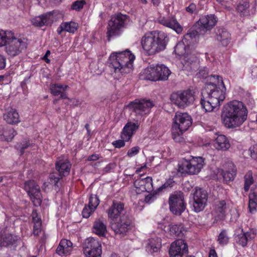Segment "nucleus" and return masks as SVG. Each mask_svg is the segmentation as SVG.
<instances>
[{"label":"nucleus","mask_w":257,"mask_h":257,"mask_svg":"<svg viewBox=\"0 0 257 257\" xmlns=\"http://www.w3.org/2000/svg\"><path fill=\"white\" fill-rule=\"evenodd\" d=\"M209 82L206 84L205 90L207 96L202 95L200 104L206 111L210 112L220 105L225 98L226 88L222 78L218 75H211L208 77ZM203 95V92L202 93Z\"/></svg>","instance_id":"f257e3e1"},{"label":"nucleus","mask_w":257,"mask_h":257,"mask_svg":"<svg viewBox=\"0 0 257 257\" xmlns=\"http://www.w3.org/2000/svg\"><path fill=\"white\" fill-rule=\"evenodd\" d=\"M221 116L226 127L234 128L241 125L246 120L247 111L242 102L233 100L224 107Z\"/></svg>","instance_id":"f03ea898"},{"label":"nucleus","mask_w":257,"mask_h":257,"mask_svg":"<svg viewBox=\"0 0 257 257\" xmlns=\"http://www.w3.org/2000/svg\"><path fill=\"white\" fill-rule=\"evenodd\" d=\"M169 38L164 32L146 34L141 40L142 47L148 56H152L160 53L166 48Z\"/></svg>","instance_id":"7ed1b4c3"},{"label":"nucleus","mask_w":257,"mask_h":257,"mask_svg":"<svg viewBox=\"0 0 257 257\" xmlns=\"http://www.w3.org/2000/svg\"><path fill=\"white\" fill-rule=\"evenodd\" d=\"M135 55L128 50L122 52L112 53L109 58L110 66L115 73L128 74L133 69Z\"/></svg>","instance_id":"20e7f679"},{"label":"nucleus","mask_w":257,"mask_h":257,"mask_svg":"<svg viewBox=\"0 0 257 257\" xmlns=\"http://www.w3.org/2000/svg\"><path fill=\"white\" fill-rule=\"evenodd\" d=\"M128 22L129 17L126 15L119 13L112 16L107 27L108 41H109L111 37L119 35L121 29L124 28Z\"/></svg>","instance_id":"39448f33"},{"label":"nucleus","mask_w":257,"mask_h":257,"mask_svg":"<svg viewBox=\"0 0 257 257\" xmlns=\"http://www.w3.org/2000/svg\"><path fill=\"white\" fill-rule=\"evenodd\" d=\"M191 158L183 159L179 165L178 170L181 173L195 175L199 173L204 165V159L201 157H191Z\"/></svg>","instance_id":"423d86ee"},{"label":"nucleus","mask_w":257,"mask_h":257,"mask_svg":"<svg viewBox=\"0 0 257 257\" xmlns=\"http://www.w3.org/2000/svg\"><path fill=\"white\" fill-rule=\"evenodd\" d=\"M8 35L9 38L5 45L8 55L14 57L27 49L28 44L25 39L15 37L14 33H9Z\"/></svg>","instance_id":"0eeeda50"},{"label":"nucleus","mask_w":257,"mask_h":257,"mask_svg":"<svg viewBox=\"0 0 257 257\" xmlns=\"http://www.w3.org/2000/svg\"><path fill=\"white\" fill-rule=\"evenodd\" d=\"M168 204L170 210L173 214L181 215L186 208L183 192L175 191L172 193L169 197Z\"/></svg>","instance_id":"6e6552de"},{"label":"nucleus","mask_w":257,"mask_h":257,"mask_svg":"<svg viewBox=\"0 0 257 257\" xmlns=\"http://www.w3.org/2000/svg\"><path fill=\"white\" fill-rule=\"evenodd\" d=\"M140 123L137 121L136 122L128 121L123 127L121 134V140L113 141L112 145L115 148H121L125 146V142L129 141L133 135L139 129Z\"/></svg>","instance_id":"1a4fd4ad"},{"label":"nucleus","mask_w":257,"mask_h":257,"mask_svg":"<svg viewBox=\"0 0 257 257\" xmlns=\"http://www.w3.org/2000/svg\"><path fill=\"white\" fill-rule=\"evenodd\" d=\"M110 227L116 234L123 236L133 228L134 223L130 217L123 215L120 216L118 220L111 221Z\"/></svg>","instance_id":"9d476101"},{"label":"nucleus","mask_w":257,"mask_h":257,"mask_svg":"<svg viewBox=\"0 0 257 257\" xmlns=\"http://www.w3.org/2000/svg\"><path fill=\"white\" fill-rule=\"evenodd\" d=\"M171 101L180 108H184L193 102L194 96L190 90L173 92L170 97Z\"/></svg>","instance_id":"9b49d317"},{"label":"nucleus","mask_w":257,"mask_h":257,"mask_svg":"<svg viewBox=\"0 0 257 257\" xmlns=\"http://www.w3.org/2000/svg\"><path fill=\"white\" fill-rule=\"evenodd\" d=\"M154 106L152 101L147 99H136L128 104V108L139 117L148 115Z\"/></svg>","instance_id":"f8f14e48"},{"label":"nucleus","mask_w":257,"mask_h":257,"mask_svg":"<svg viewBox=\"0 0 257 257\" xmlns=\"http://www.w3.org/2000/svg\"><path fill=\"white\" fill-rule=\"evenodd\" d=\"M192 123V118L187 113L177 112L173 118V129L179 136L187 131Z\"/></svg>","instance_id":"ddd939ff"},{"label":"nucleus","mask_w":257,"mask_h":257,"mask_svg":"<svg viewBox=\"0 0 257 257\" xmlns=\"http://www.w3.org/2000/svg\"><path fill=\"white\" fill-rule=\"evenodd\" d=\"M83 249L86 257H101V243L97 239L93 237L88 238L85 240Z\"/></svg>","instance_id":"4468645a"},{"label":"nucleus","mask_w":257,"mask_h":257,"mask_svg":"<svg viewBox=\"0 0 257 257\" xmlns=\"http://www.w3.org/2000/svg\"><path fill=\"white\" fill-rule=\"evenodd\" d=\"M24 189L27 192L35 206H40L42 195L39 186L34 180H29L25 183Z\"/></svg>","instance_id":"2eb2a0df"},{"label":"nucleus","mask_w":257,"mask_h":257,"mask_svg":"<svg viewBox=\"0 0 257 257\" xmlns=\"http://www.w3.org/2000/svg\"><path fill=\"white\" fill-rule=\"evenodd\" d=\"M208 200L207 192L201 188H196L193 193V206L196 212L202 211L206 205Z\"/></svg>","instance_id":"dca6fc26"},{"label":"nucleus","mask_w":257,"mask_h":257,"mask_svg":"<svg viewBox=\"0 0 257 257\" xmlns=\"http://www.w3.org/2000/svg\"><path fill=\"white\" fill-rule=\"evenodd\" d=\"M217 21V18L214 15L210 14L201 17L196 24L199 32L204 34L212 30Z\"/></svg>","instance_id":"f3484780"},{"label":"nucleus","mask_w":257,"mask_h":257,"mask_svg":"<svg viewBox=\"0 0 257 257\" xmlns=\"http://www.w3.org/2000/svg\"><path fill=\"white\" fill-rule=\"evenodd\" d=\"M188 252L187 244L181 239L172 242L169 251L170 257H182Z\"/></svg>","instance_id":"a211bd4d"},{"label":"nucleus","mask_w":257,"mask_h":257,"mask_svg":"<svg viewBox=\"0 0 257 257\" xmlns=\"http://www.w3.org/2000/svg\"><path fill=\"white\" fill-rule=\"evenodd\" d=\"M230 205L226 200H221L215 202L213 213L216 220H224L229 210Z\"/></svg>","instance_id":"6ab92c4d"},{"label":"nucleus","mask_w":257,"mask_h":257,"mask_svg":"<svg viewBox=\"0 0 257 257\" xmlns=\"http://www.w3.org/2000/svg\"><path fill=\"white\" fill-rule=\"evenodd\" d=\"M134 185L137 194L144 192H150L154 189L152 178L149 176L136 179L134 183Z\"/></svg>","instance_id":"aec40b11"},{"label":"nucleus","mask_w":257,"mask_h":257,"mask_svg":"<svg viewBox=\"0 0 257 257\" xmlns=\"http://www.w3.org/2000/svg\"><path fill=\"white\" fill-rule=\"evenodd\" d=\"M158 22L164 26L172 29L177 34H181L184 30L183 27L179 23L174 17H160Z\"/></svg>","instance_id":"412c9836"},{"label":"nucleus","mask_w":257,"mask_h":257,"mask_svg":"<svg viewBox=\"0 0 257 257\" xmlns=\"http://www.w3.org/2000/svg\"><path fill=\"white\" fill-rule=\"evenodd\" d=\"M100 202L96 195H90L88 203L85 205L82 211L83 217L88 218L95 211Z\"/></svg>","instance_id":"4be33fe9"},{"label":"nucleus","mask_w":257,"mask_h":257,"mask_svg":"<svg viewBox=\"0 0 257 257\" xmlns=\"http://www.w3.org/2000/svg\"><path fill=\"white\" fill-rule=\"evenodd\" d=\"M181 62L183 64L184 70L188 71L195 70L198 66V61L194 54L187 53L181 59Z\"/></svg>","instance_id":"5701e85b"},{"label":"nucleus","mask_w":257,"mask_h":257,"mask_svg":"<svg viewBox=\"0 0 257 257\" xmlns=\"http://www.w3.org/2000/svg\"><path fill=\"white\" fill-rule=\"evenodd\" d=\"M215 40L217 42L218 45L226 47L231 39L230 34L224 28H217L215 31Z\"/></svg>","instance_id":"b1692460"},{"label":"nucleus","mask_w":257,"mask_h":257,"mask_svg":"<svg viewBox=\"0 0 257 257\" xmlns=\"http://www.w3.org/2000/svg\"><path fill=\"white\" fill-rule=\"evenodd\" d=\"M124 210V204L120 201L114 200L112 204L107 210L108 216L111 221L116 220Z\"/></svg>","instance_id":"393cba45"},{"label":"nucleus","mask_w":257,"mask_h":257,"mask_svg":"<svg viewBox=\"0 0 257 257\" xmlns=\"http://www.w3.org/2000/svg\"><path fill=\"white\" fill-rule=\"evenodd\" d=\"M55 167L60 175L66 176L69 174L71 164L67 159L61 156L57 159Z\"/></svg>","instance_id":"a878e982"},{"label":"nucleus","mask_w":257,"mask_h":257,"mask_svg":"<svg viewBox=\"0 0 257 257\" xmlns=\"http://www.w3.org/2000/svg\"><path fill=\"white\" fill-rule=\"evenodd\" d=\"M141 79L156 81L159 80L156 65H152L142 71L140 75Z\"/></svg>","instance_id":"bb28decb"},{"label":"nucleus","mask_w":257,"mask_h":257,"mask_svg":"<svg viewBox=\"0 0 257 257\" xmlns=\"http://www.w3.org/2000/svg\"><path fill=\"white\" fill-rule=\"evenodd\" d=\"M72 242L66 239L61 240L56 250V252L60 255L67 256L69 255L73 249Z\"/></svg>","instance_id":"cd10ccee"},{"label":"nucleus","mask_w":257,"mask_h":257,"mask_svg":"<svg viewBox=\"0 0 257 257\" xmlns=\"http://www.w3.org/2000/svg\"><path fill=\"white\" fill-rule=\"evenodd\" d=\"M199 31L197 30H189L188 32L183 36L182 41L187 46L190 47L197 43L199 38Z\"/></svg>","instance_id":"c85d7f7f"},{"label":"nucleus","mask_w":257,"mask_h":257,"mask_svg":"<svg viewBox=\"0 0 257 257\" xmlns=\"http://www.w3.org/2000/svg\"><path fill=\"white\" fill-rule=\"evenodd\" d=\"M79 25L74 21L63 22L57 28V32L59 35L65 31L74 34L78 29Z\"/></svg>","instance_id":"c756f323"},{"label":"nucleus","mask_w":257,"mask_h":257,"mask_svg":"<svg viewBox=\"0 0 257 257\" xmlns=\"http://www.w3.org/2000/svg\"><path fill=\"white\" fill-rule=\"evenodd\" d=\"M93 231L99 236H105L107 232L105 221L101 218L96 219L93 224Z\"/></svg>","instance_id":"7c9ffc66"},{"label":"nucleus","mask_w":257,"mask_h":257,"mask_svg":"<svg viewBox=\"0 0 257 257\" xmlns=\"http://www.w3.org/2000/svg\"><path fill=\"white\" fill-rule=\"evenodd\" d=\"M17 134L14 129L10 126L0 127V140L5 141H11Z\"/></svg>","instance_id":"2f4dec72"},{"label":"nucleus","mask_w":257,"mask_h":257,"mask_svg":"<svg viewBox=\"0 0 257 257\" xmlns=\"http://www.w3.org/2000/svg\"><path fill=\"white\" fill-rule=\"evenodd\" d=\"M214 145L217 150L222 151H226L230 147L228 139L223 135H220L217 137Z\"/></svg>","instance_id":"473e14b6"},{"label":"nucleus","mask_w":257,"mask_h":257,"mask_svg":"<svg viewBox=\"0 0 257 257\" xmlns=\"http://www.w3.org/2000/svg\"><path fill=\"white\" fill-rule=\"evenodd\" d=\"M4 118L6 122L11 124H15L20 122V115L15 109H12L4 114Z\"/></svg>","instance_id":"72a5a7b5"},{"label":"nucleus","mask_w":257,"mask_h":257,"mask_svg":"<svg viewBox=\"0 0 257 257\" xmlns=\"http://www.w3.org/2000/svg\"><path fill=\"white\" fill-rule=\"evenodd\" d=\"M162 246L161 239L158 237H152L148 240L147 248L151 253L158 252Z\"/></svg>","instance_id":"f704fd0d"},{"label":"nucleus","mask_w":257,"mask_h":257,"mask_svg":"<svg viewBox=\"0 0 257 257\" xmlns=\"http://www.w3.org/2000/svg\"><path fill=\"white\" fill-rule=\"evenodd\" d=\"M169 232L172 236H182L184 232L186 231L183 225L181 223L179 224H171L169 225Z\"/></svg>","instance_id":"c9c22d12"},{"label":"nucleus","mask_w":257,"mask_h":257,"mask_svg":"<svg viewBox=\"0 0 257 257\" xmlns=\"http://www.w3.org/2000/svg\"><path fill=\"white\" fill-rule=\"evenodd\" d=\"M249 2L247 1H242L237 5L236 10L240 16L244 17L249 15Z\"/></svg>","instance_id":"e433bc0d"},{"label":"nucleus","mask_w":257,"mask_h":257,"mask_svg":"<svg viewBox=\"0 0 257 257\" xmlns=\"http://www.w3.org/2000/svg\"><path fill=\"white\" fill-rule=\"evenodd\" d=\"M17 240L16 236L12 234H6L0 237V246H8L14 244Z\"/></svg>","instance_id":"4c0bfd02"},{"label":"nucleus","mask_w":257,"mask_h":257,"mask_svg":"<svg viewBox=\"0 0 257 257\" xmlns=\"http://www.w3.org/2000/svg\"><path fill=\"white\" fill-rule=\"evenodd\" d=\"M157 72L159 77V80H166L168 78L171 73L170 70L164 65H156Z\"/></svg>","instance_id":"58836bf2"},{"label":"nucleus","mask_w":257,"mask_h":257,"mask_svg":"<svg viewBox=\"0 0 257 257\" xmlns=\"http://www.w3.org/2000/svg\"><path fill=\"white\" fill-rule=\"evenodd\" d=\"M241 231V233L236 236L235 239L238 244L244 247L246 245L248 240L251 238V233L249 232H244L242 229Z\"/></svg>","instance_id":"ea45409f"},{"label":"nucleus","mask_w":257,"mask_h":257,"mask_svg":"<svg viewBox=\"0 0 257 257\" xmlns=\"http://www.w3.org/2000/svg\"><path fill=\"white\" fill-rule=\"evenodd\" d=\"M49 19V16L48 15H43L33 18L31 20V22L34 26L41 27L48 24Z\"/></svg>","instance_id":"a19ab883"},{"label":"nucleus","mask_w":257,"mask_h":257,"mask_svg":"<svg viewBox=\"0 0 257 257\" xmlns=\"http://www.w3.org/2000/svg\"><path fill=\"white\" fill-rule=\"evenodd\" d=\"M68 88V85L61 83H54L50 85L51 93L54 96L59 95L62 91H65Z\"/></svg>","instance_id":"79ce46f5"},{"label":"nucleus","mask_w":257,"mask_h":257,"mask_svg":"<svg viewBox=\"0 0 257 257\" xmlns=\"http://www.w3.org/2000/svg\"><path fill=\"white\" fill-rule=\"evenodd\" d=\"M189 46L185 44L182 41L179 42L174 48V52L175 54L180 57L181 59L183 56L187 54L186 50L189 48Z\"/></svg>","instance_id":"37998d69"},{"label":"nucleus","mask_w":257,"mask_h":257,"mask_svg":"<svg viewBox=\"0 0 257 257\" xmlns=\"http://www.w3.org/2000/svg\"><path fill=\"white\" fill-rule=\"evenodd\" d=\"M257 207V192H252L249 195L248 208L251 213L255 212Z\"/></svg>","instance_id":"c03bdc74"},{"label":"nucleus","mask_w":257,"mask_h":257,"mask_svg":"<svg viewBox=\"0 0 257 257\" xmlns=\"http://www.w3.org/2000/svg\"><path fill=\"white\" fill-rule=\"evenodd\" d=\"M244 190L245 192L248 191L250 186L253 183L252 173L251 171H248L244 177Z\"/></svg>","instance_id":"a18cd8bd"},{"label":"nucleus","mask_w":257,"mask_h":257,"mask_svg":"<svg viewBox=\"0 0 257 257\" xmlns=\"http://www.w3.org/2000/svg\"><path fill=\"white\" fill-rule=\"evenodd\" d=\"M236 172H229V171H222V175L223 179L226 182L232 181L236 175Z\"/></svg>","instance_id":"49530a36"},{"label":"nucleus","mask_w":257,"mask_h":257,"mask_svg":"<svg viewBox=\"0 0 257 257\" xmlns=\"http://www.w3.org/2000/svg\"><path fill=\"white\" fill-rule=\"evenodd\" d=\"M13 33L9 31H0V47L4 46L7 42L8 39V33Z\"/></svg>","instance_id":"de8ad7c7"},{"label":"nucleus","mask_w":257,"mask_h":257,"mask_svg":"<svg viewBox=\"0 0 257 257\" xmlns=\"http://www.w3.org/2000/svg\"><path fill=\"white\" fill-rule=\"evenodd\" d=\"M85 4V0L76 1L72 4L71 9L76 11H79L83 8Z\"/></svg>","instance_id":"09e8293b"},{"label":"nucleus","mask_w":257,"mask_h":257,"mask_svg":"<svg viewBox=\"0 0 257 257\" xmlns=\"http://www.w3.org/2000/svg\"><path fill=\"white\" fill-rule=\"evenodd\" d=\"M218 241L222 245L226 244L228 242V237L225 230L222 231L218 235Z\"/></svg>","instance_id":"8fccbe9b"},{"label":"nucleus","mask_w":257,"mask_h":257,"mask_svg":"<svg viewBox=\"0 0 257 257\" xmlns=\"http://www.w3.org/2000/svg\"><path fill=\"white\" fill-rule=\"evenodd\" d=\"M175 184V181L173 179H169L161 186L157 188L158 192H161L163 190L172 188Z\"/></svg>","instance_id":"3c124183"},{"label":"nucleus","mask_w":257,"mask_h":257,"mask_svg":"<svg viewBox=\"0 0 257 257\" xmlns=\"http://www.w3.org/2000/svg\"><path fill=\"white\" fill-rule=\"evenodd\" d=\"M62 175H58L56 173H51L49 175V179L51 183H53L55 186H58V184L60 180L62 178Z\"/></svg>","instance_id":"603ef678"},{"label":"nucleus","mask_w":257,"mask_h":257,"mask_svg":"<svg viewBox=\"0 0 257 257\" xmlns=\"http://www.w3.org/2000/svg\"><path fill=\"white\" fill-rule=\"evenodd\" d=\"M159 193L157 189L153 193H150L145 197V202L148 204L152 203L157 198V195Z\"/></svg>","instance_id":"864d4df0"},{"label":"nucleus","mask_w":257,"mask_h":257,"mask_svg":"<svg viewBox=\"0 0 257 257\" xmlns=\"http://www.w3.org/2000/svg\"><path fill=\"white\" fill-rule=\"evenodd\" d=\"M223 171H229V172H235L237 173V168L234 163L230 161L226 162L224 165Z\"/></svg>","instance_id":"5fc2aeb1"},{"label":"nucleus","mask_w":257,"mask_h":257,"mask_svg":"<svg viewBox=\"0 0 257 257\" xmlns=\"http://www.w3.org/2000/svg\"><path fill=\"white\" fill-rule=\"evenodd\" d=\"M140 148L139 146L134 147L128 150L127 152V156L130 158H132L137 155L140 152Z\"/></svg>","instance_id":"6e6d98bb"},{"label":"nucleus","mask_w":257,"mask_h":257,"mask_svg":"<svg viewBox=\"0 0 257 257\" xmlns=\"http://www.w3.org/2000/svg\"><path fill=\"white\" fill-rule=\"evenodd\" d=\"M116 167L115 163H109L103 169V171L105 173L110 172L112 170L114 169Z\"/></svg>","instance_id":"4d7b16f0"},{"label":"nucleus","mask_w":257,"mask_h":257,"mask_svg":"<svg viewBox=\"0 0 257 257\" xmlns=\"http://www.w3.org/2000/svg\"><path fill=\"white\" fill-rule=\"evenodd\" d=\"M6 65V58L2 54H0V70L4 69Z\"/></svg>","instance_id":"13d9d810"},{"label":"nucleus","mask_w":257,"mask_h":257,"mask_svg":"<svg viewBox=\"0 0 257 257\" xmlns=\"http://www.w3.org/2000/svg\"><path fill=\"white\" fill-rule=\"evenodd\" d=\"M196 5L193 3H191L188 7L186 8V11L190 14H193L196 11Z\"/></svg>","instance_id":"bf43d9fd"},{"label":"nucleus","mask_w":257,"mask_h":257,"mask_svg":"<svg viewBox=\"0 0 257 257\" xmlns=\"http://www.w3.org/2000/svg\"><path fill=\"white\" fill-rule=\"evenodd\" d=\"M100 158V156L99 155L97 154H92V155L89 156L87 158V161H94L98 160Z\"/></svg>","instance_id":"052dcab7"},{"label":"nucleus","mask_w":257,"mask_h":257,"mask_svg":"<svg viewBox=\"0 0 257 257\" xmlns=\"http://www.w3.org/2000/svg\"><path fill=\"white\" fill-rule=\"evenodd\" d=\"M50 51L47 50L45 53V55L43 58V59L47 63H49L50 62V60L48 58V57L50 55Z\"/></svg>","instance_id":"680f3d73"},{"label":"nucleus","mask_w":257,"mask_h":257,"mask_svg":"<svg viewBox=\"0 0 257 257\" xmlns=\"http://www.w3.org/2000/svg\"><path fill=\"white\" fill-rule=\"evenodd\" d=\"M209 257H217V253L214 249H211L210 250Z\"/></svg>","instance_id":"e2e57ef3"},{"label":"nucleus","mask_w":257,"mask_h":257,"mask_svg":"<svg viewBox=\"0 0 257 257\" xmlns=\"http://www.w3.org/2000/svg\"><path fill=\"white\" fill-rule=\"evenodd\" d=\"M199 75L200 76H202V78H207V76H206V74H207V72L205 70H200L199 72ZM209 76H208L207 77V78H208ZM208 79L209 80V78H208Z\"/></svg>","instance_id":"0e129e2a"},{"label":"nucleus","mask_w":257,"mask_h":257,"mask_svg":"<svg viewBox=\"0 0 257 257\" xmlns=\"http://www.w3.org/2000/svg\"><path fill=\"white\" fill-rule=\"evenodd\" d=\"M34 227H33V229H39V228H41V225H42V222H36L35 223H34Z\"/></svg>","instance_id":"69168bd1"},{"label":"nucleus","mask_w":257,"mask_h":257,"mask_svg":"<svg viewBox=\"0 0 257 257\" xmlns=\"http://www.w3.org/2000/svg\"><path fill=\"white\" fill-rule=\"evenodd\" d=\"M41 232V228H39V229L37 228V229H33V234L35 236L39 235Z\"/></svg>","instance_id":"338daca9"},{"label":"nucleus","mask_w":257,"mask_h":257,"mask_svg":"<svg viewBox=\"0 0 257 257\" xmlns=\"http://www.w3.org/2000/svg\"><path fill=\"white\" fill-rule=\"evenodd\" d=\"M59 95H60V98H61V99L68 98L67 93L63 92V91H62Z\"/></svg>","instance_id":"774afa93"}]
</instances>
